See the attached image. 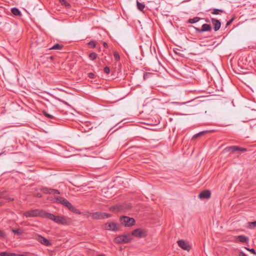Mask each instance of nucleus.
<instances>
[{
	"label": "nucleus",
	"instance_id": "1",
	"mask_svg": "<svg viewBox=\"0 0 256 256\" xmlns=\"http://www.w3.org/2000/svg\"><path fill=\"white\" fill-rule=\"evenodd\" d=\"M46 218H48L56 223L62 225H70L72 223V220L64 216H56L52 214L46 212Z\"/></svg>",
	"mask_w": 256,
	"mask_h": 256
},
{
	"label": "nucleus",
	"instance_id": "2",
	"mask_svg": "<svg viewBox=\"0 0 256 256\" xmlns=\"http://www.w3.org/2000/svg\"><path fill=\"white\" fill-rule=\"evenodd\" d=\"M46 212L40 209H35L24 212L23 214L26 218L40 216L46 218Z\"/></svg>",
	"mask_w": 256,
	"mask_h": 256
},
{
	"label": "nucleus",
	"instance_id": "3",
	"mask_svg": "<svg viewBox=\"0 0 256 256\" xmlns=\"http://www.w3.org/2000/svg\"><path fill=\"white\" fill-rule=\"evenodd\" d=\"M132 208V205L130 204H116L110 208V210L114 212H126Z\"/></svg>",
	"mask_w": 256,
	"mask_h": 256
},
{
	"label": "nucleus",
	"instance_id": "4",
	"mask_svg": "<svg viewBox=\"0 0 256 256\" xmlns=\"http://www.w3.org/2000/svg\"><path fill=\"white\" fill-rule=\"evenodd\" d=\"M120 221L122 224L127 227L132 226L135 224L134 219L127 216H122L120 217Z\"/></svg>",
	"mask_w": 256,
	"mask_h": 256
},
{
	"label": "nucleus",
	"instance_id": "5",
	"mask_svg": "<svg viewBox=\"0 0 256 256\" xmlns=\"http://www.w3.org/2000/svg\"><path fill=\"white\" fill-rule=\"evenodd\" d=\"M88 216H90L93 219L101 220L110 218L112 216V214L106 212H95L92 213H89Z\"/></svg>",
	"mask_w": 256,
	"mask_h": 256
},
{
	"label": "nucleus",
	"instance_id": "6",
	"mask_svg": "<svg viewBox=\"0 0 256 256\" xmlns=\"http://www.w3.org/2000/svg\"><path fill=\"white\" fill-rule=\"evenodd\" d=\"M120 228V225L114 222H106L104 225V228L107 230L117 231Z\"/></svg>",
	"mask_w": 256,
	"mask_h": 256
},
{
	"label": "nucleus",
	"instance_id": "7",
	"mask_svg": "<svg viewBox=\"0 0 256 256\" xmlns=\"http://www.w3.org/2000/svg\"><path fill=\"white\" fill-rule=\"evenodd\" d=\"M132 235L138 238H145L147 236L146 232L144 229L136 228L132 231Z\"/></svg>",
	"mask_w": 256,
	"mask_h": 256
},
{
	"label": "nucleus",
	"instance_id": "8",
	"mask_svg": "<svg viewBox=\"0 0 256 256\" xmlns=\"http://www.w3.org/2000/svg\"><path fill=\"white\" fill-rule=\"evenodd\" d=\"M130 238L126 235L124 234L118 236L114 239L115 242L117 244H128L130 242Z\"/></svg>",
	"mask_w": 256,
	"mask_h": 256
},
{
	"label": "nucleus",
	"instance_id": "9",
	"mask_svg": "<svg viewBox=\"0 0 256 256\" xmlns=\"http://www.w3.org/2000/svg\"><path fill=\"white\" fill-rule=\"evenodd\" d=\"M177 242L178 246L182 249L188 252L190 250L191 246H190L188 242L183 240H178Z\"/></svg>",
	"mask_w": 256,
	"mask_h": 256
},
{
	"label": "nucleus",
	"instance_id": "10",
	"mask_svg": "<svg viewBox=\"0 0 256 256\" xmlns=\"http://www.w3.org/2000/svg\"><path fill=\"white\" fill-rule=\"evenodd\" d=\"M212 30L210 24H202L201 28H196V31L198 32H210Z\"/></svg>",
	"mask_w": 256,
	"mask_h": 256
},
{
	"label": "nucleus",
	"instance_id": "11",
	"mask_svg": "<svg viewBox=\"0 0 256 256\" xmlns=\"http://www.w3.org/2000/svg\"><path fill=\"white\" fill-rule=\"evenodd\" d=\"M36 239L38 242L46 246H50L52 245L51 242L48 239L40 235H38Z\"/></svg>",
	"mask_w": 256,
	"mask_h": 256
},
{
	"label": "nucleus",
	"instance_id": "12",
	"mask_svg": "<svg viewBox=\"0 0 256 256\" xmlns=\"http://www.w3.org/2000/svg\"><path fill=\"white\" fill-rule=\"evenodd\" d=\"M211 22L214 26V30L215 32L220 30L221 26V22L219 20L214 18H211Z\"/></svg>",
	"mask_w": 256,
	"mask_h": 256
},
{
	"label": "nucleus",
	"instance_id": "13",
	"mask_svg": "<svg viewBox=\"0 0 256 256\" xmlns=\"http://www.w3.org/2000/svg\"><path fill=\"white\" fill-rule=\"evenodd\" d=\"M64 206L66 207L70 210L71 212L77 214H80L81 212H80V210L76 208L68 200Z\"/></svg>",
	"mask_w": 256,
	"mask_h": 256
},
{
	"label": "nucleus",
	"instance_id": "14",
	"mask_svg": "<svg viewBox=\"0 0 256 256\" xmlns=\"http://www.w3.org/2000/svg\"><path fill=\"white\" fill-rule=\"evenodd\" d=\"M211 192L209 190H204L202 191L198 195V197L200 199L209 198L210 197Z\"/></svg>",
	"mask_w": 256,
	"mask_h": 256
},
{
	"label": "nucleus",
	"instance_id": "15",
	"mask_svg": "<svg viewBox=\"0 0 256 256\" xmlns=\"http://www.w3.org/2000/svg\"><path fill=\"white\" fill-rule=\"evenodd\" d=\"M42 191L44 194H60V192L58 190L48 188H43Z\"/></svg>",
	"mask_w": 256,
	"mask_h": 256
},
{
	"label": "nucleus",
	"instance_id": "16",
	"mask_svg": "<svg viewBox=\"0 0 256 256\" xmlns=\"http://www.w3.org/2000/svg\"><path fill=\"white\" fill-rule=\"evenodd\" d=\"M236 240L242 242V243H246L248 242V238L243 235L238 236L236 238Z\"/></svg>",
	"mask_w": 256,
	"mask_h": 256
},
{
	"label": "nucleus",
	"instance_id": "17",
	"mask_svg": "<svg viewBox=\"0 0 256 256\" xmlns=\"http://www.w3.org/2000/svg\"><path fill=\"white\" fill-rule=\"evenodd\" d=\"M238 149H239V146H231L226 148L224 149V150L226 152H234L236 151H238Z\"/></svg>",
	"mask_w": 256,
	"mask_h": 256
},
{
	"label": "nucleus",
	"instance_id": "18",
	"mask_svg": "<svg viewBox=\"0 0 256 256\" xmlns=\"http://www.w3.org/2000/svg\"><path fill=\"white\" fill-rule=\"evenodd\" d=\"M11 12L13 14L16 16H20L22 14L20 10L16 8H12Z\"/></svg>",
	"mask_w": 256,
	"mask_h": 256
},
{
	"label": "nucleus",
	"instance_id": "19",
	"mask_svg": "<svg viewBox=\"0 0 256 256\" xmlns=\"http://www.w3.org/2000/svg\"><path fill=\"white\" fill-rule=\"evenodd\" d=\"M136 6L138 10L142 12L145 8V5L144 3H140L138 0H136Z\"/></svg>",
	"mask_w": 256,
	"mask_h": 256
},
{
	"label": "nucleus",
	"instance_id": "20",
	"mask_svg": "<svg viewBox=\"0 0 256 256\" xmlns=\"http://www.w3.org/2000/svg\"><path fill=\"white\" fill-rule=\"evenodd\" d=\"M63 45L59 44H54L50 50H60L63 48Z\"/></svg>",
	"mask_w": 256,
	"mask_h": 256
},
{
	"label": "nucleus",
	"instance_id": "21",
	"mask_svg": "<svg viewBox=\"0 0 256 256\" xmlns=\"http://www.w3.org/2000/svg\"><path fill=\"white\" fill-rule=\"evenodd\" d=\"M12 232L17 236H20L23 233V230L21 228L14 229L12 230Z\"/></svg>",
	"mask_w": 256,
	"mask_h": 256
},
{
	"label": "nucleus",
	"instance_id": "22",
	"mask_svg": "<svg viewBox=\"0 0 256 256\" xmlns=\"http://www.w3.org/2000/svg\"><path fill=\"white\" fill-rule=\"evenodd\" d=\"M220 12H225L222 9L214 8L211 12L212 14H219Z\"/></svg>",
	"mask_w": 256,
	"mask_h": 256
},
{
	"label": "nucleus",
	"instance_id": "23",
	"mask_svg": "<svg viewBox=\"0 0 256 256\" xmlns=\"http://www.w3.org/2000/svg\"><path fill=\"white\" fill-rule=\"evenodd\" d=\"M256 227V221L248 222V228L250 229H254Z\"/></svg>",
	"mask_w": 256,
	"mask_h": 256
},
{
	"label": "nucleus",
	"instance_id": "24",
	"mask_svg": "<svg viewBox=\"0 0 256 256\" xmlns=\"http://www.w3.org/2000/svg\"><path fill=\"white\" fill-rule=\"evenodd\" d=\"M200 20V18L194 17L192 18H190L188 20V22H189L190 24H194V23H196V22H198Z\"/></svg>",
	"mask_w": 256,
	"mask_h": 256
},
{
	"label": "nucleus",
	"instance_id": "25",
	"mask_svg": "<svg viewBox=\"0 0 256 256\" xmlns=\"http://www.w3.org/2000/svg\"><path fill=\"white\" fill-rule=\"evenodd\" d=\"M14 253L2 252H0V256H13Z\"/></svg>",
	"mask_w": 256,
	"mask_h": 256
},
{
	"label": "nucleus",
	"instance_id": "26",
	"mask_svg": "<svg viewBox=\"0 0 256 256\" xmlns=\"http://www.w3.org/2000/svg\"><path fill=\"white\" fill-rule=\"evenodd\" d=\"M207 131H202V132H200L196 134H194L193 136H192V139H195V138H196L198 137V136H200L203 134H204Z\"/></svg>",
	"mask_w": 256,
	"mask_h": 256
},
{
	"label": "nucleus",
	"instance_id": "27",
	"mask_svg": "<svg viewBox=\"0 0 256 256\" xmlns=\"http://www.w3.org/2000/svg\"><path fill=\"white\" fill-rule=\"evenodd\" d=\"M42 113L45 116H46V118H48L50 119H54V116L52 115L49 114L48 113V112H46L45 110H44L42 112Z\"/></svg>",
	"mask_w": 256,
	"mask_h": 256
},
{
	"label": "nucleus",
	"instance_id": "28",
	"mask_svg": "<svg viewBox=\"0 0 256 256\" xmlns=\"http://www.w3.org/2000/svg\"><path fill=\"white\" fill-rule=\"evenodd\" d=\"M97 56L96 52H92L89 54V58L91 60H94L96 58Z\"/></svg>",
	"mask_w": 256,
	"mask_h": 256
},
{
	"label": "nucleus",
	"instance_id": "29",
	"mask_svg": "<svg viewBox=\"0 0 256 256\" xmlns=\"http://www.w3.org/2000/svg\"><path fill=\"white\" fill-rule=\"evenodd\" d=\"M54 198L56 202L59 204L64 198L60 196H54Z\"/></svg>",
	"mask_w": 256,
	"mask_h": 256
},
{
	"label": "nucleus",
	"instance_id": "30",
	"mask_svg": "<svg viewBox=\"0 0 256 256\" xmlns=\"http://www.w3.org/2000/svg\"><path fill=\"white\" fill-rule=\"evenodd\" d=\"M59 2L61 3L62 5L64 6L66 8H69L70 6V4L68 3L66 0H58Z\"/></svg>",
	"mask_w": 256,
	"mask_h": 256
},
{
	"label": "nucleus",
	"instance_id": "31",
	"mask_svg": "<svg viewBox=\"0 0 256 256\" xmlns=\"http://www.w3.org/2000/svg\"><path fill=\"white\" fill-rule=\"evenodd\" d=\"M114 56L115 60L116 61H119L120 60V56L119 54L116 52H114Z\"/></svg>",
	"mask_w": 256,
	"mask_h": 256
},
{
	"label": "nucleus",
	"instance_id": "32",
	"mask_svg": "<svg viewBox=\"0 0 256 256\" xmlns=\"http://www.w3.org/2000/svg\"><path fill=\"white\" fill-rule=\"evenodd\" d=\"M0 198H4V199L7 200L8 202L13 201L14 200V199L13 198H10V197H7V196H1L0 194Z\"/></svg>",
	"mask_w": 256,
	"mask_h": 256
},
{
	"label": "nucleus",
	"instance_id": "33",
	"mask_svg": "<svg viewBox=\"0 0 256 256\" xmlns=\"http://www.w3.org/2000/svg\"><path fill=\"white\" fill-rule=\"evenodd\" d=\"M88 45L90 46L91 47L94 48H95L96 46V42L94 41H93V40H91L89 42H88Z\"/></svg>",
	"mask_w": 256,
	"mask_h": 256
},
{
	"label": "nucleus",
	"instance_id": "34",
	"mask_svg": "<svg viewBox=\"0 0 256 256\" xmlns=\"http://www.w3.org/2000/svg\"><path fill=\"white\" fill-rule=\"evenodd\" d=\"M104 72L106 74H108L110 72V70L108 66L104 67Z\"/></svg>",
	"mask_w": 256,
	"mask_h": 256
},
{
	"label": "nucleus",
	"instance_id": "35",
	"mask_svg": "<svg viewBox=\"0 0 256 256\" xmlns=\"http://www.w3.org/2000/svg\"><path fill=\"white\" fill-rule=\"evenodd\" d=\"M245 248L246 249L248 250L250 252L252 253L256 254V252L254 248H248L246 247H245Z\"/></svg>",
	"mask_w": 256,
	"mask_h": 256
},
{
	"label": "nucleus",
	"instance_id": "36",
	"mask_svg": "<svg viewBox=\"0 0 256 256\" xmlns=\"http://www.w3.org/2000/svg\"><path fill=\"white\" fill-rule=\"evenodd\" d=\"M68 202V200L66 198H64L59 204H62L64 206L65 205L66 203Z\"/></svg>",
	"mask_w": 256,
	"mask_h": 256
},
{
	"label": "nucleus",
	"instance_id": "37",
	"mask_svg": "<svg viewBox=\"0 0 256 256\" xmlns=\"http://www.w3.org/2000/svg\"><path fill=\"white\" fill-rule=\"evenodd\" d=\"M234 18H232V19H230V20H228L226 24V27L228 26H230L232 23V22L234 20Z\"/></svg>",
	"mask_w": 256,
	"mask_h": 256
},
{
	"label": "nucleus",
	"instance_id": "38",
	"mask_svg": "<svg viewBox=\"0 0 256 256\" xmlns=\"http://www.w3.org/2000/svg\"><path fill=\"white\" fill-rule=\"evenodd\" d=\"M238 151H240L242 152H244L247 151V150L245 148H240L239 147V149H238Z\"/></svg>",
	"mask_w": 256,
	"mask_h": 256
},
{
	"label": "nucleus",
	"instance_id": "39",
	"mask_svg": "<svg viewBox=\"0 0 256 256\" xmlns=\"http://www.w3.org/2000/svg\"><path fill=\"white\" fill-rule=\"evenodd\" d=\"M4 236H5L4 233L2 231L0 230V238H4Z\"/></svg>",
	"mask_w": 256,
	"mask_h": 256
},
{
	"label": "nucleus",
	"instance_id": "40",
	"mask_svg": "<svg viewBox=\"0 0 256 256\" xmlns=\"http://www.w3.org/2000/svg\"><path fill=\"white\" fill-rule=\"evenodd\" d=\"M172 104H176L177 105H181L186 104V102H172Z\"/></svg>",
	"mask_w": 256,
	"mask_h": 256
},
{
	"label": "nucleus",
	"instance_id": "41",
	"mask_svg": "<svg viewBox=\"0 0 256 256\" xmlns=\"http://www.w3.org/2000/svg\"><path fill=\"white\" fill-rule=\"evenodd\" d=\"M238 256H246V255L243 252H240Z\"/></svg>",
	"mask_w": 256,
	"mask_h": 256
},
{
	"label": "nucleus",
	"instance_id": "42",
	"mask_svg": "<svg viewBox=\"0 0 256 256\" xmlns=\"http://www.w3.org/2000/svg\"><path fill=\"white\" fill-rule=\"evenodd\" d=\"M94 74L93 73H89L88 76L90 78H94Z\"/></svg>",
	"mask_w": 256,
	"mask_h": 256
},
{
	"label": "nucleus",
	"instance_id": "43",
	"mask_svg": "<svg viewBox=\"0 0 256 256\" xmlns=\"http://www.w3.org/2000/svg\"><path fill=\"white\" fill-rule=\"evenodd\" d=\"M103 46H104L105 48H108V44H107L106 42H104L103 43Z\"/></svg>",
	"mask_w": 256,
	"mask_h": 256
},
{
	"label": "nucleus",
	"instance_id": "44",
	"mask_svg": "<svg viewBox=\"0 0 256 256\" xmlns=\"http://www.w3.org/2000/svg\"><path fill=\"white\" fill-rule=\"evenodd\" d=\"M96 256H106L104 254H98Z\"/></svg>",
	"mask_w": 256,
	"mask_h": 256
},
{
	"label": "nucleus",
	"instance_id": "45",
	"mask_svg": "<svg viewBox=\"0 0 256 256\" xmlns=\"http://www.w3.org/2000/svg\"><path fill=\"white\" fill-rule=\"evenodd\" d=\"M254 118H250V119H249V120H254Z\"/></svg>",
	"mask_w": 256,
	"mask_h": 256
},
{
	"label": "nucleus",
	"instance_id": "46",
	"mask_svg": "<svg viewBox=\"0 0 256 256\" xmlns=\"http://www.w3.org/2000/svg\"><path fill=\"white\" fill-rule=\"evenodd\" d=\"M145 76H145V74H144V79H145V78H146Z\"/></svg>",
	"mask_w": 256,
	"mask_h": 256
},
{
	"label": "nucleus",
	"instance_id": "47",
	"mask_svg": "<svg viewBox=\"0 0 256 256\" xmlns=\"http://www.w3.org/2000/svg\"><path fill=\"white\" fill-rule=\"evenodd\" d=\"M2 205V202H0V206Z\"/></svg>",
	"mask_w": 256,
	"mask_h": 256
},
{
	"label": "nucleus",
	"instance_id": "48",
	"mask_svg": "<svg viewBox=\"0 0 256 256\" xmlns=\"http://www.w3.org/2000/svg\"><path fill=\"white\" fill-rule=\"evenodd\" d=\"M52 58H53V57H52V56H50V58H51V60H52Z\"/></svg>",
	"mask_w": 256,
	"mask_h": 256
}]
</instances>
